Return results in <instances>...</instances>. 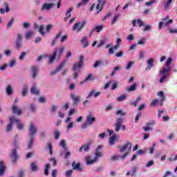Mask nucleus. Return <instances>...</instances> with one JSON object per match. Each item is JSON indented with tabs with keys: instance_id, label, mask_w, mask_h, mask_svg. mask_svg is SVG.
<instances>
[{
	"instance_id": "e433bc0d",
	"label": "nucleus",
	"mask_w": 177,
	"mask_h": 177,
	"mask_svg": "<svg viewBox=\"0 0 177 177\" xmlns=\"http://www.w3.org/2000/svg\"><path fill=\"white\" fill-rule=\"evenodd\" d=\"M158 96H160L161 97L160 101L162 103V102H165V95H164V92L159 91L158 92Z\"/></svg>"
},
{
	"instance_id": "3c124183",
	"label": "nucleus",
	"mask_w": 177,
	"mask_h": 177,
	"mask_svg": "<svg viewBox=\"0 0 177 177\" xmlns=\"http://www.w3.org/2000/svg\"><path fill=\"white\" fill-rule=\"evenodd\" d=\"M49 161H50L51 162H53V165L54 167H56V165L57 164V160H56V159L55 158H50L49 159Z\"/></svg>"
},
{
	"instance_id": "f704fd0d",
	"label": "nucleus",
	"mask_w": 177,
	"mask_h": 177,
	"mask_svg": "<svg viewBox=\"0 0 177 177\" xmlns=\"http://www.w3.org/2000/svg\"><path fill=\"white\" fill-rule=\"evenodd\" d=\"M33 35L34 32H32V30H28L27 32L25 34V38L26 39H28L29 38H31Z\"/></svg>"
},
{
	"instance_id": "20e7f679",
	"label": "nucleus",
	"mask_w": 177,
	"mask_h": 177,
	"mask_svg": "<svg viewBox=\"0 0 177 177\" xmlns=\"http://www.w3.org/2000/svg\"><path fill=\"white\" fill-rule=\"evenodd\" d=\"M168 20V21H167ZM174 23V21L172 19H169V16L167 15L165 18H162L161 19V21L159 22V30H161L162 28V25H165V27L168 26L169 24H172Z\"/></svg>"
},
{
	"instance_id": "2eb2a0df",
	"label": "nucleus",
	"mask_w": 177,
	"mask_h": 177,
	"mask_svg": "<svg viewBox=\"0 0 177 177\" xmlns=\"http://www.w3.org/2000/svg\"><path fill=\"white\" fill-rule=\"evenodd\" d=\"M54 6L55 3H45L41 7V10H50V9H52V8H53Z\"/></svg>"
},
{
	"instance_id": "58836bf2",
	"label": "nucleus",
	"mask_w": 177,
	"mask_h": 177,
	"mask_svg": "<svg viewBox=\"0 0 177 177\" xmlns=\"http://www.w3.org/2000/svg\"><path fill=\"white\" fill-rule=\"evenodd\" d=\"M115 115H121V117H125V115H127V113L122 111V110H118L116 112H115Z\"/></svg>"
},
{
	"instance_id": "b1692460",
	"label": "nucleus",
	"mask_w": 177,
	"mask_h": 177,
	"mask_svg": "<svg viewBox=\"0 0 177 177\" xmlns=\"http://www.w3.org/2000/svg\"><path fill=\"white\" fill-rule=\"evenodd\" d=\"M73 9L74 8L73 7H71L66 11V17H65L64 19V21H67L68 20V19H70V17H71V12H73Z\"/></svg>"
},
{
	"instance_id": "338daca9",
	"label": "nucleus",
	"mask_w": 177,
	"mask_h": 177,
	"mask_svg": "<svg viewBox=\"0 0 177 177\" xmlns=\"http://www.w3.org/2000/svg\"><path fill=\"white\" fill-rule=\"evenodd\" d=\"M59 138H60V132L55 131V139H56L57 140V139H59Z\"/></svg>"
},
{
	"instance_id": "1a4fd4ad",
	"label": "nucleus",
	"mask_w": 177,
	"mask_h": 177,
	"mask_svg": "<svg viewBox=\"0 0 177 177\" xmlns=\"http://www.w3.org/2000/svg\"><path fill=\"white\" fill-rule=\"evenodd\" d=\"M132 147L131 142H127V144L124 145L123 146L120 147V153H124L127 149H128L129 151H131V149Z\"/></svg>"
},
{
	"instance_id": "8fccbe9b",
	"label": "nucleus",
	"mask_w": 177,
	"mask_h": 177,
	"mask_svg": "<svg viewBox=\"0 0 177 177\" xmlns=\"http://www.w3.org/2000/svg\"><path fill=\"white\" fill-rule=\"evenodd\" d=\"M6 93L7 95H10L12 93V86L8 85L6 88Z\"/></svg>"
},
{
	"instance_id": "a211bd4d",
	"label": "nucleus",
	"mask_w": 177,
	"mask_h": 177,
	"mask_svg": "<svg viewBox=\"0 0 177 177\" xmlns=\"http://www.w3.org/2000/svg\"><path fill=\"white\" fill-rule=\"evenodd\" d=\"M148 66L145 68L146 71H149V70H151V68L154 67V59L153 58H150L147 60Z\"/></svg>"
},
{
	"instance_id": "412c9836",
	"label": "nucleus",
	"mask_w": 177,
	"mask_h": 177,
	"mask_svg": "<svg viewBox=\"0 0 177 177\" xmlns=\"http://www.w3.org/2000/svg\"><path fill=\"white\" fill-rule=\"evenodd\" d=\"M11 110H12V113L14 114H17V115H21V109H20V108L17 107L16 105H13Z\"/></svg>"
},
{
	"instance_id": "4c0bfd02",
	"label": "nucleus",
	"mask_w": 177,
	"mask_h": 177,
	"mask_svg": "<svg viewBox=\"0 0 177 177\" xmlns=\"http://www.w3.org/2000/svg\"><path fill=\"white\" fill-rule=\"evenodd\" d=\"M59 146H61V147H62V149H64V150L67 151V147H66L65 140H61V142H59Z\"/></svg>"
},
{
	"instance_id": "a878e982",
	"label": "nucleus",
	"mask_w": 177,
	"mask_h": 177,
	"mask_svg": "<svg viewBox=\"0 0 177 177\" xmlns=\"http://www.w3.org/2000/svg\"><path fill=\"white\" fill-rule=\"evenodd\" d=\"M119 46H120V44H116L115 46H114L112 48H110L109 50V55H114V50H117V49H118Z\"/></svg>"
},
{
	"instance_id": "72a5a7b5",
	"label": "nucleus",
	"mask_w": 177,
	"mask_h": 177,
	"mask_svg": "<svg viewBox=\"0 0 177 177\" xmlns=\"http://www.w3.org/2000/svg\"><path fill=\"white\" fill-rule=\"evenodd\" d=\"M127 92H133V91H136V84H133L130 86V87L126 89Z\"/></svg>"
},
{
	"instance_id": "f3484780",
	"label": "nucleus",
	"mask_w": 177,
	"mask_h": 177,
	"mask_svg": "<svg viewBox=\"0 0 177 177\" xmlns=\"http://www.w3.org/2000/svg\"><path fill=\"white\" fill-rule=\"evenodd\" d=\"M6 171V166H5V162L3 161H0V176H3Z\"/></svg>"
},
{
	"instance_id": "7c9ffc66",
	"label": "nucleus",
	"mask_w": 177,
	"mask_h": 177,
	"mask_svg": "<svg viewBox=\"0 0 177 177\" xmlns=\"http://www.w3.org/2000/svg\"><path fill=\"white\" fill-rule=\"evenodd\" d=\"M63 52H64V47H62L58 48L57 55V57L58 59H60L63 55Z\"/></svg>"
},
{
	"instance_id": "423d86ee",
	"label": "nucleus",
	"mask_w": 177,
	"mask_h": 177,
	"mask_svg": "<svg viewBox=\"0 0 177 177\" xmlns=\"http://www.w3.org/2000/svg\"><path fill=\"white\" fill-rule=\"evenodd\" d=\"M66 64H67V61L66 59H64L58 67H57V68L50 72V75H55V74H56L57 73H59V71H61V70H63V68H64V67H66Z\"/></svg>"
},
{
	"instance_id": "ea45409f",
	"label": "nucleus",
	"mask_w": 177,
	"mask_h": 177,
	"mask_svg": "<svg viewBox=\"0 0 177 177\" xmlns=\"http://www.w3.org/2000/svg\"><path fill=\"white\" fill-rule=\"evenodd\" d=\"M34 145V136L30 137V141L28 142V149H31Z\"/></svg>"
},
{
	"instance_id": "37998d69",
	"label": "nucleus",
	"mask_w": 177,
	"mask_h": 177,
	"mask_svg": "<svg viewBox=\"0 0 177 177\" xmlns=\"http://www.w3.org/2000/svg\"><path fill=\"white\" fill-rule=\"evenodd\" d=\"M172 1L173 0H167V3H165L164 8H165V10H168V8H169V5H171V3H172Z\"/></svg>"
},
{
	"instance_id": "cd10ccee",
	"label": "nucleus",
	"mask_w": 177,
	"mask_h": 177,
	"mask_svg": "<svg viewBox=\"0 0 177 177\" xmlns=\"http://www.w3.org/2000/svg\"><path fill=\"white\" fill-rule=\"evenodd\" d=\"M116 138H117V136H115V134L113 135L112 136H111L109 138V143L110 146H113V145H114V143H115Z\"/></svg>"
},
{
	"instance_id": "9d476101",
	"label": "nucleus",
	"mask_w": 177,
	"mask_h": 177,
	"mask_svg": "<svg viewBox=\"0 0 177 177\" xmlns=\"http://www.w3.org/2000/svg\"><path fill=\"white\" fill-rule=\"evenodd\" d=\"M72 167L74 171H78V172L84 170V167H81V163L80 162L76 163L75 162H73Z\"/></svg>"
},
{
	"instance_id": "680f3d73",
	"label": "nucleus",
	"mask_w": 177,
	"mask_h": 177,
	"mask_svg": "<svg viewBox=\"0 0 177 177\" xmlns=\"http://www.w3.org/2000/svg\"><path fill=\"white\" fill-rule=\"evenodd\" d=\"M29 109L30 111H32V113H35V105H34V104H30Z\"/></svg>"
},
{
	"instance_id": "4468645a",
	"label": "nucleus",
	"mask_w": 177,
	"mask_h": 177,
	"mask_svg": "<svg viewBox=\"0 0 177 177\" xmlns=\"http://www.w3.org/2000/svg\"><path fill=\"white\" fill-rule=\"evenodd\" d=\"M71 97L73 102L74 106H77V104H78V103H80V101L81 100V96L80 95H75L74 94H71Z\"/></svg>"
},
{
	"instance_id": "ddd939ff",
	"label": "nucleus",
	"mask_w": 177,
	"mask_h": 177,
	"mask_svg": "<svg viewBox=\"0 0 177 177\" xmlns=\"http://www.w3.org/2000/svg\"><path fill=\"white\" fill-rule=\"evenodd\" d=\"M37 127H35V124H34L33 123H31L30 127H29V132H30V137L34 136V135H35L37 133Z\"/></svg>"
},
{
	"instance_id": "4d7b16f0",
	"label": "nucleus",
	"mask_w": 177,
	"mask_h": 177,
	"mask_svg": "<svg viewBox=\"0 0 177 177\" xmlns=\"http://www.w3.org/2000/svg\"><path fill=\"white\" fill-rule=\"evenodd\" d=\"M3 6L6 8V12L8 13L10 12V9H9V4H8L7 2H4L3 3Z\"/></svg>"
},
{
	"instance_id": "dca6fc26",
	"label": "nucleus",
	"mask_w": 177,
	"mask_h": 177,
	"mask_svg": "<svg viewBox=\"0 0 177 177\" xmlns=\"http://www.w3.org/2000/svg\"><path fill=\"white\" fill-rule=\"evenodd\" d=\"M38 71H39V68H38V66H31L32 77L34 80L35 78H37V74H38Z\"/></svg>"
},
{
	"instance_id": "393cba45",
	"label": "nucleus",
	"mask_w": 177,
	"mask_h": 177,
	"mask_svg": "<svg viewBox=\"0 0 177 177\" xmlns=\"http://www.w3.org/2000/svg\"><path fill=\"white\" fill-rule=\"evenodd\" d=\"M81 43L84 44L83 48H88L89 43L88 42V37L84 36L81 39Z\"/></svg>"
},
{
	"instance_id": "79ce46f5",
	"label": "nucleus",
	"mask_w": 177,
	"mask_h": 177,
	"mask_svg": "<svg viewBox=\"0 0 177 177\" xmlns=\"http://www.w3.org/2000/svg\"><path fill=\"white\" fill-rule=\"evenodd\" d=\"M127 99V95L122 94L117 98L118 102H122Z\"/></svg>"
},
{
	"instance_id": "c756f323",
	"label": "nucleus",
	"mask_w": 177,
	"mask_h": 177,
	"mask_svg": "<svg viewBox=\"0 0 177 177\" xmlns=\"http://www.w3.org/2000/svg\"><path fill=\"white\" fill-rule=\"evenodd\" d=\"M142 100V97H138L134 102H130V106H134L136 107L138 106V103Z\"/></svg>"
},
{
	"instance_id": "9b49d317",
	"label": "nucleus",
	"mask_w": 177,
	"mask_h": 177,
	"mask_svg": "<svg viewBox=\"0 0 177 177\" xmlns=\"http://www.w3.org/2000/svg\"><path fill=\"white\" fill-rule=\"evenodd\" d=\"M12 162H16L19 156H17V150L16 149H12V153L10 154Z\"/></svg>"
},
{
	"instance_id": "6e6d98bb",
	"label": "nucleus",
	"mask_w": 177,
	"mask_h": 177,
	"mask_svg": "<svg viewBox=\"0 0 177 177\" xmlns=\"http://www.w3.org/2000/svg\"><path fill=\"white\" fill-rule=\"evenodd\" d=\"M120 157L119 156H113L111 158V161H118Z\"/></svg>"
},
{
	"instance_id": "c9c22d12",
	"label": "nucleus",
	"mask_w": 177,
	"mask_h": 177,
	"mask_svg": "<svg viewBox=\"0 0 177 177\" xmlns=\"http://www.w3.org/2000/svg\"><path fill=\"white\" fill-rule=\"evenodd\" d=\"M91 145H92L91 142H87L85 145H83V150L86 153L88 151H89V147L91 146Z\"/></svg>"
},
{
	"instance_id": "5fc2aeb1",
	"label": "nucleus",
	"mask_w": 177,
	"mask_h": 177,
	"mask_svg": "<svg viewBox=\"0 0 177 177\" xmlns=\"http://www.w3.org/2000/svg\"><path fill=\"white\" fill-rule=\"evenodd\" d=\"M158 104V99L152 100L151 102V106H154Z\"/></svg>"
},
{
	"instance_id": "0eeeda50",
	"label": "nucleus",
	"mask_w": 177,
	"mask_h": 177,
	"mask_svg": "<svg viewBox=\"0 0 177 177\" xmlns=\"http://www.w3.org/2000/svg\"><path fill=\"white\" fill-rule=\"evenodd\" d=\"M10 124H8L7 128H6V131L7 132H10V131H12V125H13V124L19 122V119L15 118V116H11L10 118Z\"/></svg>"
},
{
	"instance_id": "bb28decb",
	"label": "nucleus",
	"mask_w": 177,
	"mask_h": 177,
	"mask_svg": "<svg viewBox=\"0 0 177 177\" xmlns=\"http://www.w3.org/2000/svg\"><path fill=\"white\" fill-rule=\"evenodd\" d=\"M171 71V68H162V70L160 71V75H164V74H169Z\"/></svg>"
},
{
	"instance_id": "4be33fe9",
	"label": "nucleus",
	"mask_w": 177,
	"mask_h": 177,
	"mask_svg": "<svg viewBox=\"0 0 177 177\" xmlns=\"http://www.w3.org/2000/svg\"><path fill=\"white\" fill-rule=\"evenodd\" d=\"M100 92L99 91L96 92V90H92L91 91L89 92L86 99H88V97H91V96H94V97H97V96H100Z\"/></svg>"
},
{
	"instance_id": "de8ad7c7",
	"label": "nucleus",
	"mask_w": 177,
	"mask_h": 177,
	"mask_svg": "<svg viewBox=\"0 0 177 177\" xmlns=\"http://www.w3.org/2000/svg\"><path fill=\"white\" fill-rule=\"evenodd\" d=\"M30 169H31V171H37V169H38V167H37L35 163L32 162L30 164Z\"/></svg>"
},
{
	"instance_id": "aec40b11",
	"label": "nucleus",
	"mask_w": 177,
	"mask_h": 177,
	"mask_svg": "<svg viewBox=\"0 0 177 177\" xmlns=\"http://www.w3.org/2000/svg\"><path fill=\"white\" fill-rule=\"evenodd\" d=\"M95 121H96V118H93L92 115H87L86 122H87L88 125H92Z\"/></svg>"
},
{
	"instance_id": "69168bd1",
	"label": "nucleus",
	"mask_w": 177,
	"mask_h": 177,
	"mask_svg": "<svg viewBox=\"0 0 177 177\" xmlns=\"http://www.w3.org/2000/svg\"><path fill=\"white\" fill-rule=\"evenodd\" d=\"M122 55H124V51H122V50H120L118 53H115V56L117 57H121V56H122Z\"/></svg>"
},
{
	"instance_id": "13d9d810",
	"label": "nucleus",
	"mask_w": 177,
	"mask_h": 177,
	"mask_svg": "<svg viewBox=\"0 0 177 177\" xmlns=\"http://www.w3.org/2000/svg\"><path fill=\"white\" fill-rule=\"evenodd\" d=\"M52 28H53V24H48L46 26V32H49V31H50V30H52Z\"/></svg>"
},
{
	"instance_id": "774afa93",
	"label": "nucleus",
	"mask_w": 177,
	"mask_h": 177,
	"mask_svg": "<svg viewBox=\"0 0 177 177\" xmlns=\"http://www.w3.org/2000/svg\"><path fill=\"white\" fill-rule=\"evenodd\" d=\"M24 176V171L21 170L18 173V177H23Z\"/></svg>"
},
{
	"instance_id": "0e129e2a",
	"label": "nucleus",
	"mask_w": 177,
	"mask_h": 177,
	"mask_svg": "<svg viewBox=\"0 0 177 177\" xmlns=\"http://www.w3.org/2000/svg\"><path fill=\"white\" fill-rule=\"evenodd\" d=\"M135 39V37H133V35L130 34L127 36V40L128 41H133Z\"/></svg>"
},
{
	"instance_id": "09e8293b",
	"label": "nucleus",
	"mask_w": 177,
	"mask_h": 177,
	"mask_svg": "<svg viewBox=\"0 0 177 177\" xmlns=\"http://www.w3.org/2000/svg\"><path fill=\"white\" fill-rule=\"evenodd\" d=\"M171 63H172V58L169 57L167 59V62H166V64H165L166 67H169V66H171Z\"/></svg>"
},
{
	"instance_id": "603ef678",
	"label": "nucleus",
	"mask_w": 177,
	"mask_h": 177,
	"mask_svg": "<svg viewBox=\"0 0 177 177\" xmlns=\"http://www.w3.org/2000/svg\"><path fill=\"white\" fill-rule=\"evenodd\" d=\"M39 32L41 35H45V32H44V26L41 25L39 28Z\"/></svg>"
},
{
	"instance_id": "5701e85b",
	"label": "nucleus",
	"mask_w": 177,
	"mask_h": 177,
	"mask_svg": "<svg viewBox=\"0 0 177 177\" xmlns=\"http://www.w3.org/2000/svg\"><path fill=\"white\" fill-rule=\"evenodd\" d=\"M98 4L97 5L96 9H97V13H99L102 9H103V5L106 3V1H103L102 3V0H97Z\"/></svg>"
},
{
	"instance_id": "7ed1b4c3",
	"label": "nucleus",
	"mask_w": 177,
	"mask_h": 177,
	"mask_svg": "<svg viewBox=\"0 0 177 177\" xmlns=\"http://www.w3.org/2000/svg\"><path fill=\"white\" fill-rule=\"evenodd\" d=\"M86 24V21H80L74 24L73 27V31H77V32H81Z\"/></svg>"
},
{
	"instance_id": "c03bdc74",
	"label": "nucleus",
	"mask_w": 177,
	"mask_h": 177,
	"mask_svg": "<svg viewBox=\"0 0 177 177\" xmlns=\"http://www.w3.org/2000/svg\"><path fill=\"white\" fill-rule=\"evenodd\" d=\"M119 17H120V14H116V15L113 17V20H112V21H111L112 26H113V24H115V21H117V20H118Z\"/></svg>"
},
{
	"instance_id": "473e14b6",
	"label": "nucleus",
	"mask_w": 177,
	"mask_h": 177,
	"mask_svg": "<svg viewBox=\"0 0 177 177\" xmlns=\"http://www.w3.org/2000/svg\"><path fill=\"white\" fill-rule=\"evenodd\" d=\"M62 37V32H59L58 34H57V35L55 36V37L54 38L51 46H55V44H56V41H57V39H59V37Z\"/></svg>"
},
{
	"instance_id": "6ab92c4d",
	"label": "nucleus",
	"mask_w": 177,
	"mask_h": 177,
	"mask_svg": "<svg viewBox=\"0 0 177 177\" xmlns=\"http://www.w3.org/2000/svg\"><path fill=\"white\" fill-rule=\"evenodd\" d=\"M136 23H137V24H138V27H143V26H145V23L143 22V21H142V19L133 20L132 24H133V27H136Z\"/></svg>"
},
{
	"instance_id": "2f4dec72",
	"label": "nucleus",
	"mask_w": 177,
	"mask_h": 177,
	"mask_svg": "<svg viewBox=\"0 0 177 177\" xmlns=\"http://www.w3.org/2000/svg\"><path fill=\"white\" fill-rule=\"evenodd\" d=\"M104 27V25L102 24L100 26H96L94 27L93 28V31H96L97 32H100V31H102V30H103Z\"/></svg>"
},
{
	"instance_id": "f03ea898",
	"label": "nucleus",
	"mask_w": 177,
	"mask_h": 177,
	"mask_svg": "<svg viewBox=\"0 0 177 177\" xmlns=\"http://www.w3.org/2000/svg\"><path fill=\"white\" fill-rule=\"evenodd\" d=\"M124 122V118H118L116 119V122L115 123V132H120V129H122L123 131H125L127 129V127L125 125H122V123Z\"/></svg>"
},
{
	"instance_id": "f8f14e48",
	"label": "nucleus",
	"mask_w": 177,
	"mask_h": 177,
	"mask_svg": "<svg viewBox=\"0 0 177 177\" xmlns=\"http://www.w3.org/2000/svg\"><path fill=\"white\" fill-rule=\"evenodd\" d=\"M57 50H59V48H55L53 52V54L50 56L48 63L49 64H52L53 62L56 59V56H57Z\"/></svg>"
},
{
	"instance_id": "052dcab7",
	"label": "nucleus",
	"mask_w": 177,
	"mask_h": 177,
	"mask_svg": "<svg viewBox=\"0 0 177 177\" xmlns=\"http://www.w3.org/2000/svg\"><path fill=\"white\" fill-rule=\"evenodd\" d=\"M72 174H73V170L70 169V170L66 171L65 175L66 177H71Z\"/></svg>"
},
{
	"instance_id": "a18cd8bd",
	"label": "nucleus",
	"mask_w": 177,
	"mask_h": 177,
	"mask_svg": "<svg viewBox=\"0 0 177 177\" xmlns=\"http://www.w3.org/2000/svg\"><path fill=\"white\" fill-rule=\"evenodd\" d=\"M49 168H50V165L49 164L46 165V167L44 169V174L48 176L49 175Z\"/></svg>"
},
{
	"instance_id": "a19ab883",
	"label": "nucleus",
	"mask_w": 177,
	"mask_h": 177,
	"mask_svg": "<svg viewBox=\"0 0 177 177\" xmlns=\"http://www.w3.org/2000/svg\"><path fill=\"white\" fill-rule=\"evenodd\" d=\"M13 23H15V18H11L10 20L7 24V30H9V28L12 27V24H13Z\"/></svg>"
},
{
	"instance_id": "f257e3e1",
	"label": "nucleus",
	"mask_w": 177,
	"mask_h": 177,
	"mask_svg": "<svg viewBox=\"0 0 177 177\" xmlns=\"http://www.w3.org/2000/svg\"><path fill=\"white\" fill-rule=\"evenodd\" d=\"M103 147L102 145H100L97 147L95 150V158L93 160H89V158H86V165H91L93 164V162H96L97 161V159L100 158V157H102L103 154H102L100 151V149H102Z\"/></svg>"
},
{
	"instance_id": "49530a36",
	"label": "nucleus",
	"mask_w": 177,
	"mask_h": 177,
	"mask_svg": "<svg viewBox=\"0 0 177 177\" xmlns=\"http://www.w3.org/2000/svg\"><path fill=\"white\" fill-rule=\"evenodd\" d=\"M27 86H23V90H22V96L26 97L27 96Z\"/></svg>"
},
{
	"instance_id": "c85d7f7f",
	"label": "nucleus",
	"mask_w": 177,
	"mask_h": 177,
	"mask_svg": "<svg viewBox=\"0 0 177 177\" xmlns=\"http://www.w3.org/2000/svg\"><path fill=\"white\" fill-rule=\"evenodd\" d=\"M30 93L32 95H39V91L37 89V87H35V86H33L30 88Z\"/></svg>"
},
{
	"instance_id": "39448f33",
	"label": "nucleus",
	"mask_w": 177,
	"mask_h": 177,
	"mask_svg": "<svg viewBox=\"0 0 177 177\" xmlns=\"http://www.w3.org/2000/svg\"><path fill=\"white\" fill-rule=\"evenodd\" d=\"M84 65V56L80 55V61L77 64H73V71H79L81 69V67Z\"/></svg>"
},
{
	"instance_id": "bf43d9fd",
	"label": "nucleus",
	"mask_w": 177,
	"mask_h": 177,
	"mask_svg": "<svg viewBox=\"0 0 177 177\" xmlns=\"http://www.w3.org/2000/svg\"><path fill=\"white\" fill-rule=\"evenodd\" d=\"M91 77H92V73H89L88 76L84 79V82H87V81L92 80V79H91Z\"/></svg>"
},
{
	"instance_id": "6e6552de",
	"label": "nucleus",
	"mask_w": 177,
	"mask_h": 177,
	"mask_svg": "<svg viewBox=\"0 0 177 177\" xmlns=\"http://www.w3.org/2000/svg\"><path fill=\"white\" fill-rule=\"evenodd\" d=\"M16 47L17 49H21V41L23 39V35H21V33H17V39H16Z\"/></svg>"
},
{
	"instance_id": "864d4df0",
	"label": "nucleus",
	"mask_w": 177,
	"mask_h": 177,
	"mask_svg": "<svg viewBox=\"0 0 177 177\" xmlns=\"http://www.w3.org/2000/svg\"><path fill=\"white\" fill-rule=\"evenodd\" d=\"M101 63H102V61H100V60L95 61V62L93 65L94 68H97V67H99V66L100 65Z\"/></svg>"
},
{
	"instance_id": "e2e57ef3",
	"label": "nucleus",
	"mask_w": 177,
	"mask_h": 177,
	"mask_svg": "<svg viewBox=\"0 0 177 177\" xmlns=\"http://www.w3.org/2000/svg\"><path fill=\"white\" fill-rule=\"evenodd\" d=\"M17 129H19V131H21V129H23V123H20L19 122H17Z\"/></svg>"
}]
</instances>
